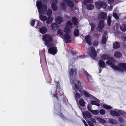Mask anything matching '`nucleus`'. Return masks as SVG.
Listing matches in <instances>:
<instances>
[{
	"label": "nucleus",
	"mask_w": 126,
	"mask_h": 126,
	"mask_svg": "<svg viewBox=\"0 0 126 126\" xmlns=\"http://www.w3.org/2000/svg\"><path fill=\"white\" fill-rule=\"evenodd\" d=\"M43 40L44 41L45 45L48 47H51L52 44L51 43L52 40V38L50 35L48 34L44 35L42 38Z\"/></svg>",
	"instance_id": "nucleus-1"
},
{
	"label": "nucleus",
	"mask_w": 126,
	"mask_h": 126,
	"mask_svg": "<svg viewBox=\"0 0 126 126\" xmlns=\"http://www.w3.org/2000/svg\"><path fill=\"white\" fill-rule=\"evenodd\" d=\"M36 5L38 8L39 13V14H41L47 9V7L46 4H43L41 2L37 1Z\"/></svg>",
	"instance_id": "nucleus-2"
},
{
	"label": "nucleus",
	"mask_w": 126,
	"mask_h": 126,
	"mask_svg": "<svg viewBox=\"0 0 126 126\" xmlns=\"http://www.w3.org/2000/svg\"><path fill=\"white\" fill-rule=\"evenodd\" d=\"M95 6L96 8L100 9L101 8L106 9L107 7L106 3L104 1H96L95 3Z\"/></svg>",
	"instance_id": "nucleus-3"
},
{
	"label": "nucleus",
	"mask_w": 126,
	"mask_h": 126,
	"mask_svg": "<svg viewBox=\"0 0 126 126\" xmlns=\"http://www.w3.org/2000/svg\"><path fill=\"white\" fill-rule=\"evenodd\" d=\"M82 83H81L80 81H78L77 83L75 84V88L74 89L76 91V90H78L79 92H81V89L83 88V86L82 85Z\"/></svg>",
	"instance_id": "nucleus-4"
},
{
	"label": "nucleus",
	"mask_w": 126,
	"mask_h": 126,
	"mask_svg": "<svg viewBox=\"0 0 126 126\" xmlns=\"http://www.w3.org/2000/svg\"><path fill=\"white\" fill-rule=\"evenodd\" d=\"M121 115L123 117H124L126 119V113L123 112L121 110H119V121L122 122L124 121V120L122 117H119Z\"/></svg>",
	"instance_id": "nucleus-5"
},
{
	"label": "nucleus",
	"mask_w": 126,
	"mask_h": 126,
	"mask_svg": "<svg viewBox=\"0 0 126 126\" xmlns=\"http://www.w3.org/2000/svg\"><path fill=\"white\" fill-rule=\"evenodd\" d=\"M124 71H126V64L123 63L119 64V72H123Z\"/></svg>",
	"instance_id": "nucleus-6"
},
{
	"label": "nucleus",
	"mask_w": 126,
	"mask_h": 126,
	"mask_svg": "<svg viewBox=\"0 0 126 126\" xmlns=\"http://www.w3.org/2000/svg\"><path fill=\"white\" fill-rule=\"evenodd\" d=\"M91 51L89 53V55L90 56L94 58V57L97 56V54L96 52L94 47H91Z\"/></svg>",
	"instance_id": "nucleus-7"
},
{
	"label": "nucleus",
	"mask_w": 126,
	"mask_h": 126,
	"mask_svg": "<svg viewBox=\"0 0 126 126\" xmlns=\"http://www.w3.org/2000/svg\"><path fill=\"white\" fill-rule=\"evenodd\" d=\"M116 62V60L113 57H110L106 62V63L107 64L111 66L113 64H114Z\"/></svg>",
	"instance_id": "nucleus-8"
},
{
	"label": "nucleus",
	"mask_w": 126,
	"mask_h": 126,
	"mask_svg": "<svg viewBox=\"0 0 126 126\" xmlns=\"http://www.w3.org/2000/svg\"><path fill=\"white\" fill-rule=\"evenodd\" d=\"M48 51L50 54L54 55L57 52V50L56 47H54L49 48L48 50Z\"/></svg>",
	"instance_id": "nucleus-9"
},
{
	"label": "nucleus",
	"mask_w": 126,
	"mask_h": 126,
	"mask_svg": "<svg viewBox=\"0 0 126 126\" xmlns=\"http://www.w3.org/2000/svg\"><path fill=\"white\" fill-rule=\"evenodd\" d=\"M83 94L85 97H89L90 99L93 100H95L97 98L89 94L88 92L85 90L83 91Z\"/></svg>",
	"instance_id": "nucleus-10"
},
{
	"label": "nucleus",
	"mask_w": 126,
	"mask_h": 126,
	"mask_svg": "<svg viewBox=\"0 0 126 126\" xmlns=\"http://www.w3.org/2000/svg\"><path fill=\"white\" fill-rule=\"evenodd\" d=\"M99 19H102L104 20L106 19L107 18V15L106 13L104 12H102L98 15Z\"/></svg>",
	"instance_id": "nucleus-11"
},
{
	"label": "nucleus",
	"mask_w": 126,
	"mask_h": 126,
	"mask_svg": "<svg viewBox=\"0 0 126 126\" xmlns=\"http://www.w3.org/2000/svg\"><path fill=\"white\" fill-rule=\"evenodd\" d=\"M64 37L66 43H69L71 42V36L70 34H64Z\"/></svg>",
	"instance_id": "nucleus-12"
},
{
	"label": "nucleus",
	"mask_w": 126,
	"mask_h": 126,
	"mask_svg": "<svg viewBox=\"0 0 126 126\" xmlns=\"http://www.w3.org/2000/svg\"><path fill=\"white\" fill-rule=\"evenodd\" d=\"M57 0H54L51 5V7L54 11H56L58 9V7L57 5Z\"/></svg>",
	"instance_id": "nucleus-13"
},
{
	"label": "nucleus",
	"mask_w": 126,
	"mask_h": 126,
	"mask_svg": "<svg viewBox=\"0 0 126 126\" xmlns=\"http://www.w3.org/2000/svg\"><path fill=\"white\" fill-rule=\"evenodd\" d=\"M85 39L86 43L89 45H91V38L89 35L86 36L85 37Z\"/></svg>",
	"instance_id": "nucleus-14"
},
{
	"label": "nucleus",
	"mask_w": 126,
	"mask_h": 126,
	"mask_svg": "<svg viewBox=\"0 0 126 126\" xmlns=\"http://www.w3.org/2000/svg\"><path fill=\"white\" fill-rule=\"evenodd\" d=\"M94 100L96 101L91 100L90 101L91 104L92 105H94L99 107L100 106L99 103L100 101L97 98L95 100Z\"/></svg>",
	"instance_id": "nucleus-15"
},
{
	"label": "nucleus",
	"mask_w": 126,
	"mask_h": 126,
	"mask_svg": "<svg viewBox=\"0 0 126 126\" xmlns=\"http://www.w3.org/2000/svg\"><path fill=\"white\" fill-rule=\"evenodd\" d=\"M82 114L83 118L85 119L86 118H90L92 117V115L91 113L88 111H86L83 112Z\"/></svg>",
	"instance_id": "nucleus-16"
},
{
	"label": "nucleus",
	"mask_w": 126,
	"mask_h": 126,
	"mask_svg": "<svg viewBox=\"0 0 126 126\" xmlns=\"http://www.w3.org/2000/svg\"><path fill=\"white\" fill-rule=\"evenodd\" d=\"M104 21L101 20L99 21L98 24V28L100 30H102V28L104 27Z\"/></svg>",
	"instance_id": "nucleus-17"
},
{
	"label": "nucleus",
	"mask_w": 126,
	"mask_h": 126,
	"mask_svg": "<svg viewBox=\"0 0 126 126\" xmlns=\"http://www.w3.org/2000/svg\"><path fill=\"white\" fill-rule=\"evenodd\" d=\"M47 31V28L45 26H42L39 29V32L42 34L45 33Z\"/></svg>",
	"instance_id": "nucleus-18"
},
{
	"label": "nucleus",
	"mask_w": 126,
	"mask_h": 126,
	"mask_svg": "<svg viewBox=\"0 0 126 126\" xmlns=\"http://www.w3.org/2000/svg\"><path fill=\"white\" fill-rule=\"evenodd\" d=\"M98 64L99 67H100L103 68L106 67L105 63L102 60H100L98 62Z\"/></svg>",
	"instance_id": "nucleus-19"
},
{
	"label": "nucleus",
	"mask_w": 126,
	"mask_h": 126,
	"mask_svg": "<svg viewBox=\"0 0 126 126\" xmlns=\"http://www.w3.org/2000/svg\"><path fill=\"white\" fill-rule=\"evenodd\" d=\"M60 5L63 11H65L67 9V5L66 4L64 3L63 2H62L60 3Z\"/></svg>",
	"instance_id": "nucleus-20"
},
{
	"label": "nucleus",
	"mask_w": 126,
	"mask_h": 126,
	"mask_svg": "<svg viewBox=\"0 0 126 126\" xmlns=\"http://www.w3.org/2000/svg\"><path fill=\"white\" fill-rule=\"evenodd\" d=\"M110 57L108 54H105L101 56V58L103 60H107L109 59Z\"/></svg>",
	"instance_id": "nucleus-21"
},
{
	"label": "nucleus",
	"mask_w": 126,
	"mask_h": 126,
	"mask_svg": "<svg viewBox=\"0 0 126 126\" xmlns=\"http://www.w3.org/2000/svg\"><path fill=\"white\" fill-rule=\"evenodd\" d=\"M52 29L53 31L56 30L58 28L59 26L56 23H53L51 25Z\"/></svg>",
	"instance_id": "nucleus-22"
},
{
	"label": "nucleus",
	"mask_w": 126,
	"mask_h": 126,
	"mask_svg": "<svg viewBox=\"0 0 126 126\" xmlns=\"http://www.w3.org/2000/svg\"><path fill=\"white\" fill-rule=\"evenodd\" d=\"M68 7L70 8H72L74 7V3L71 0H68L66 2Z\"/></svg>",
	"instance_id": "nucleus-23"
},
{
	"label": "nucleus",
	"mask_w": 126,
	"mask_h": 126,
	"mask_svg": "<svg viewBox=\"0 0 126 126\" xmlns=\"http://www.w3.org/2000/svg\"><path fill=\"white\" fill-rule=\"evenodd\" d=\"M74 25H77L78 23V20L75 17H73L71 19Z\"/></svg>",
	"instance_id": "nucleus-24"
},
{
	"label": "nucleus",
	"mask_w": 126,
	"mask_h": 126,
	"mask_svg": "<svg viewBox=\"0 0 126 126\" xmlns=\"http://www.w3.org/2000/svg\"><path fill=\"white\" fill-rule=\"evenodd\" d=\"M94 5L92 4H88L86 5L87 9L89 10H91L93 9L94 8Z\"/></svg>",
	"instance_id": "nucleus-25"
},
{
	"label": "nucleus",
	"mask_w": 126,
	"mask_h": 126,
	"mask_svg": "<svg viewBox=\"0 0 126 126\" xmlns=\"http://www.w3.org/2000/svg\"><path fill=\"white\" fill-rule=\"evenodd\" d=\"M39 18L43 22L47 20V18L46 16L40 14L39 16Z\"/></svg>",
	"instance_id": "nucleus-26"
},
{
	"label": "nucleus",
	"mask_w": 126,
	"mask_h": 126,
	"mask_svg": "<svg viewBox=\"0 0 126 126\" xmlns=\"http://www.w3.org/2000/svg\"><path fill=\"white\" fill-rule=\"evenodd\" d=\"M56 22L58 24H60L63 21V18L60 16L57 17L56 20Z\"/></svg>",
	"instance_id": "nucleus-27"
},
{
	"label": "nucleus",
	"mask_w": 126,
	"mask_h": 126,
	"mask_svg": "<svg viewBox=\"0 0 126 126\" xmlns=\"http://www.w3.org/2000/svg\"><path fill=\"white\" fill-rule=\"evenodd\" d=\"M69 28L66 27L64 28V32L66 34L70 33L71 31Z\"/></svg>",
	"instance_id": "nucleus-28"
},
{
	"label": "nucleus",
	"mask_w": 126,
	"mask_h": 126,
	"mask_svg": "<svg viewBox=\"0 0 126 126\" xmlns=\"http://www.w3.org/2000/svg\"><path fill=\"white\" fill-rule=\"evenodd\" d=\"M53 20L52 17L51 16L48 17L46 21V23L47 24H50L52 23Z\"/></svg>",
	"instance_id": "nucleus-29"
},
{
	"label": "nucleus",
	"mask_w": 126,
	"mask_h": 126,
	"mask_svg": "<svg viewBox=\"0 0 126 126\" xmlns=\"http://www.w3.org/2000/svg\"><path fill=\"white\" fill-rule=\"evenodd\" d=\"M73 24L71 21H68L67 22L66 25V27L71 29L72 28Z\"/></svg>",
	"instance_id": "nucleus-30"
},
{
	"label": "nucleus",
	"mask_w": 126,
	"mask_h": 126,
	"mask_svg": "<svg viewBox=\"0 0 126 126\" xmlns=\"http://www.w3.org/2000/svg\"><path fill=\"white\" fill-rule=\"evenodd\" d=\"M96 118L97 119L99 120L100 123L102 124H104L106 123V121L104 119H103L100 117H97Z\"/></svg>",
	"instance_id": "nucleus-31"
},
{
	"label": "nucleus",
	"mask_w": 126,
	"mask_h": 126,
	"mask_svg": "<svg viewBox=\"0 0 126 126\" xmlns=\"http://www.w3.org/2000/svg\"><path fill=\"white\" fill-rule=\"evenodd\" d=\"M110 113L112 116H118V113L115 111L111 110L110 111Z\"/></svg>",
	"instance_id": "nucleus-32"
},
{
	"label": "nucleus",
	"mask_w": 126,
	"mask_h": 126,
	"mask_svg": "<svg viewBox=\"0 0 126 126\" xmlns=\"http://www.w3.org/2000/svg\"><path fill=\"white\" fill-rule=\"evenodd\" d=\"M74 35L75 36H77L79 35V31L78 29H75L74 30Z\"/></svg>",
	"instance_id": "nucleus-33"
},
{
	"label": "nucleus",
	"mask_w": 126,
	"mask_h": 126,
	"mask_svg": "<svg viewBox=\"0 0 126 126\" xmlns=\"http://www.w3.org/2000/svg\"><path fill=\"white\" fill-rule=\"evenodd\" d=\"M120 28L121 30L123 31H125L126 30V26L124 24L120 25Z\"/></svg>",
	"instance_id": "nucleus-34"
},
{
	"label": "nucleus",
	"mask_w": 126,
	"mask_h": 126,
	"mask_svg": "<svg viewBox=\"0 0 126 126\" xmlns=\"http://www.w3.org/2000/svg\"><path fill=\"white\" fill-rule=\"evenodd\" d=\"M107 22L108 25L109 26H110L111 23V20L110 16H109L108 17Z\"/></svg>",
	"instance_id": "nucleus-35"
},
{
	"label": "nucleus",
	"mask_w": 126,
	"mask_h": 126,
	"mask_svg": "<svg viewBox=\"0 0 126 126\" xmlns=\"http://www.w3.org/2000/svg\"><path fill=\"white\" fill-rule=\"evenodd\" d=\"M75 97L76 99H80L81 97L80 94L76 92L75 95Z\"/></svg>",
	"instance_id": "nucleus-36"
},
{
	"label": "nucleus",
	"mask_w": 126,
	"mask_h": 126,
	"mask_svg": "<svg viewBox=\"0 0 126 126\" xmlns=\"http://www.w3.org/2000/svg\"><path fill=\"white\" fill-rule=\"evenodd\" d=\"M93 2V0H85L83 1L84 5V6L86 5L87 3H92Z\"/></svg>",
	"instance_id": "nucleus-37"
},
{
	"label": "nucleus",
	"mask_w": 126,
	"mask_h": 126,
	"mask_svg": "<svg viewBox=\"0 0 126 126\" xmlns=\"http://www.w3.org/2000/svg\"><path fill=\"white\" fill-rule=\"evenodd\" d=\"M91 26V31H94L96 25L95 24L91 23L90 24Z\"/></svg>",
	"instance_id": "nucleus-38"
},
{
	"label": "nucleus",
	"mask_w": 126,
	"mask_h": 126,
	"mask_svg": "<svg viewBox=\"0 0 126 126\" xmlns=\"http://www.w3.org/2000/svg\"><path fill=\"white\" fill-rule=\"evenodd\" d=\"M46 14L47 15L50 16L52 14V11L51 9H49L46 12Z\"/></svg>",
	"instance_id": "nucleus-39"
},
{
	"label": "nucleus",
	"mask_w": 126,
	"mask_h": 126,
	"mask_svg": "<svg viewBox=\"0 0 126 126\" xmlns=\"http://www.w3.org/2000/svg\"><path fill=\"white\" fill-rule=\"evenodd\" d=\"M79 103L80 105L82 106H84L85 105V103L83 99H80L79 101Z\"/></svg>",
	"instance_id": "nucleus-40"
},
{
	"label": "nucleus",
	"mask_w": 126,
	"mask_h": 126,
	"mask_svg": "<svg viewBox=\"0 0 126 126\" xmlns=\"http://www.w3.org/2000/svg\"><path fill=\"white\" fill-rule=\"evenodd\" d=\"M113 47L114 49H117L118 48V42H114L113 45Z\"/></svg>",
	"instance_id": "nucleus-41"
},
{
	"label": "nucleus",
	"mask_w": 126,
	"mask_h": 126,
	"mask_svg": "<svg viewBox=\"0 0 126 126\" xmlns=\"http://www.w3.org/2000/svg\"><path fill=\"white\" fill-rule=\"evenodd\" d=\"M42 25V23L40 21H38L37 24V25L36 27V28L37 29H40Z\"/></svg>",
	"instance_id": "nucleus-42"
},
{
	"label": "nucleus",
	"mask_w": 126,
	"mask_h": 126,
	"mask_svg": "<svg viewBox=\"0 0 126 126\" xmlns=\"http://www.w3.org/2000/svg\"><path fill=\"white\" fill-rule=\"evenodd\" d=\"M91 112L94 115H97L99 113L98 110H92Z\"/></svg>",
	"instance_id": "nucleus-43"
},
{
	"label": "nucleus",
	"mask_w": 126,
	"mask_h": 126,
	"mask_svg": "<svg viewBox=\"0 0 126 126\" xmlns=\"http://www.w3.org/2000/svg\"><path fill=\"white\" fill-rule=\"evenodd\" d=\"M107 41L106 37H102L101 40V43L102 44H104L106 43Z\"/></svg>",
	"instance_id": "nucleus-44"
},
{
	"label": "nucleus",
	"mask_w": 126,
	"mask_h": 126,
	"mask_svg": "<svg viewBox=\"0 0 126 126\" xmlns=\"http://www.w3.org/2000/svg\"><path fill=\"white\" fill-rule=\"evenodd\" d=\"M108 120V121L109 122L111 123V124H115L116 123V121L114 119L111 118H109Z\"/></svg>",
	"instance_id": "nucleus-45"
},
{
	"label": "nucleus",
	"mask_w": 126,
	"mask_h": 126,
	"mask_svg": "<svg viewBox=\"0 0 126 126\" xmlns=\"http://www.w3.org/2000/svg\"><path fill=\"white\" fill-rule=\"evenodd\" d=\"M69 74L70 76H72L74 75V70L73 68H71L69 72Z\"/></svg>",
	"instance_id": "nucleus-46"
},
{
	"label": "nucleus",
	"mask_w": 126,
	"mask_h": 126,
	"mask_svg": "<svg viewBox=\"0 0 126 126\" xmlns=\"http://www.w3.org/2000/svg\"><path fill=\"white\" fill-rule=\"evenodd\" d=\"M103 107L105 109H110L112 108V107L110 106H108L106 104H104L103 106Z\"/></svg>",
	"instance_id": "nucleus-47"
},
{
	"label": "nucleus",
	"mask_w": 126,
	"mask_h": 126,
	"mask_svg": "<svg viewBox=\"0 0 126 126\" xmlns=\"http://www.w3.org/2000/svg\"><path fill=\"white\" fill-rule=\"evenodd\" d=\"M110 66L114 70H118V66L115 65L114 64H112Z\"/></svg>",
	"instance_id": "nucleus-48"
},
{
	"label": "nucleus",
	"mask_w": 126,
	"mask_h": 126,
	"mask_svg": "<svg viewBox=\"0 0 126 126\" xmlns=\"http://www.w3.org/2000/svg\"><path fill=\"white\" fill-rule=\"evenodd\" d=\"M99 113L102 115H104L105 113V111L103 109H101L99 111Z\"/></svg>",
	"instance_id": "nucleus-49"
},
{
	"label": "nucleus",
	"mask_w": 126,
	"mask_h": 126,
	"mask_svg": "<svg viewBox=\"0 0 126 126\" xmlns=\"http://www.w3.org/2000/svg\"><path fill=\"white\" fill-rule=\"evenodd\" d=\"M57 33L63 36V33L61 29H60L57 31Z\"/></svg>",
	"instance_id": "nucleus-50"
},
{
	"label": "nucleus",
	"mask_w": 126,
	"mask_h": 126,
	"mask_svg": "<svg viewBox=\"0 0 126 126\" xmlns=\"http://www.w3.org/2000/svg\"><path fill=\"white\" fill-rule=\"evenodd\" d=\"M35 22V19H33L31 21L30 24L33 27L34 26Z\"/></svg>",
	"instance_id": "nucleus-51"
},
{
	"label": "nucleus",
	"mask_w": 126,
	"mask_h": 126,
	"mask_svg": "<svg viewBox=\"0 0 126 126\" xmlns=\"http://www.w3.org/2000/svg\"><path fill=\"white\" fill-rule=\"evenodd\" d=\"M98 42L96 40H95L93 41V46H96L98 45Z\"/></svg>",
	"instance_id": "nucleus-52"
},
{
	"label": "nucleus",
	"mask_w": 126,
	"mask_h": 126,
	"mask_svg": "<svg viewBox=\"0 0 126 126\" xmlns=\"http://www.w3.org/2000/svg\"><path fill=\"white\" fill-rule=\"evenodd\" d=\"M87 108L88 110L91 112L92 110L91 109L92 108V106L90 105L89 104L87 106Z\"/></svg>",
	"instance_id": "nucleus-53"
},
{
	"label": "nucleus",
	"mask_w": 126,
	"mask_h": 126,
	"mask_svg": "<svg viewBox=\"0 0 126 126\" xmlns=\"http://www.w3.org/2000/svg\"><path fill=\"white\" fill-rule=\"evenodd\" d=\"M53 95L54 96V97H56L57 99L59 101V99L58 97V94L55 91L54 93L53 94Z\"/></svg>",
	"instance_id": "nucleus-54"
},
{
	"label": "nucleus",
	"mask_w": 126,
	"mask_h": 126,
	"mask_svg": "<svg viewBox=\"0 0 126 126\" xmlns=\"http://www.w3.org/2000/svg\"><path fill=\"white\" fill-rule=\"evenodd\" d=\"M113 16L116 19H118V16L117 15L116 13H113Z\"/></svg>",
	"instance_id": "nucleus-55"
},
{
	"label": "nucleus",
	"mask_w": 126,
	"mask_h": 126,
	"mask_svg": "<svg viewBox=\"0 0 126 126\" xmlns=\"http://www.w3.org/2000/svg\"><path fill=\"white\" fill-rule=\"evenodd\" d=\"M58 115L61 116L63 119L64 120L65 119H66V118L64 117V115L62 113H60Z\"/></svg>",
	"instance_id": "nucleus-56"
},
{
	"label": "nucleus",
	"mask_w": 126,
	"mask_h": 126,
	"mask_svg": "<svg viewBox=\"0 0 126 126\" xmlns=\"http://www.w3.org/2000/svg\"><path fill=\"white\" fill-rule=\"evenodd\" d=\"M90 120L92 122H93L96 123V121L95 119L94 118H91Z\"/></svg>",
	"instance_id": "nucleus-57"
},
{
	"label": "nucleus",
	"mask_w": 126,
	"mask_h": 126,
	"mask_svg": "<svg viewBox=\"0 0 126 126\" xmlns=\"http://www.w3.org/2000/svg\"><path fill=\"white\" fill-rule=\"evenodd\" d=\"M59 81L57 82L56 83V92L57 91L56 90L58 88L59 86Z\"/></svg>",
	"instance_id": "nucleus-58"
},
{
	"label": "nucleus",
	"mask_w": 126,
	"mask_h": 126,
	"mask_svg": "<svg viewBox=\"0 0 126 126\" xmlns=\"http://www.w3.org/2000/svg\"><path fill=\"white\" fill-rule=\"evenodd\" d=\"M88 125L90 126H94V124L92 123V122L90 121H89L88 122Z\"/></svg>",
	"instance_id": "nucleus-59"
},
{
	"label": "nucleus",
	"mask_w": 126,
	"mask_h": 126,
	"mask_svg": "<svg viewBox=\"0 0 126 126\" xmlns=\"http://www.w3.org/2000/svg\"><path fill=\"white\" fill-rule=\"evenodd\" d=\"M94 37L96 38H98L99 37V35L97 33H95L94 34Z\"/></svg>",
	"instance_id": "nucleus-60"
},
{
	"label": "nucleus",
	"mask_w": 126,
	"mask_h": 126,
	"mask_svg": "<svg viewBox=\"0 0 126 126\" xmlns=\"http://www.w3.org/2000/svg\"><path fill=\"white\" fill-rule=\"evenodd\" d=\"M114 56L116 58H118V52L117 51L115 53Z\"/></svg>",
	"instance_id": "nucleus-61"
},
{
	"label": "nucleus",
	"mask_w": 126,
	"mask_h": 126,
	"mask_svg": "<svg viewBox=\"0 0 126 126\" xmlns=\"http://www.w3.org/2000/svg\"><path fill=\"white\" fill-rule=\"evenodd\" d=\"M114 2V0H108V2L109 4H112Z\"/></svg>",
	"instance_id": "nucleus-62"
},
{
	"label": "nucleus",
	"mask_w": 126,
	"mask_h": 126,
	"mask_svg": "<svg viewBox=\"0 0 126 126\" xmlns=\"http://www.w3.org/2000/svg\"><path fill=\"white\" fill-rule=\"evenodd\" d=\"M107 33V32L106 31H105L104 32L103 35V37H106V36Z\"/></svg>",
	"instance_id": "nucleus-63"
},
{
	"label": "nucleus",
	"mask_w": 126,
	"mask_h": 126,
	"mask_svg": "<svg viewBox=\"0 0 126 126\" xmlns=\"http://www.w3.org/2000/svg\"><path fill=\"white\" fill-rule=\"evenodd\" d=\"M86 75H87V77L88 78H92L91 76L88 73L87 74H86Z\"/></svg>",
	"instance_id": "nucleus-64"
}]
</instances>
